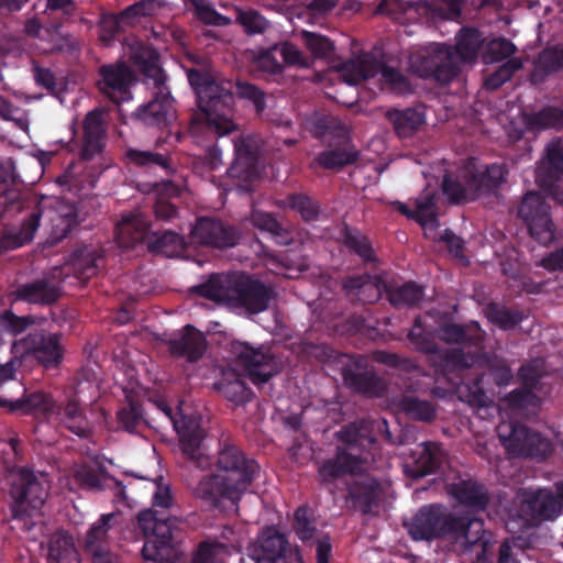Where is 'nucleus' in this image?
I'll list each match as a JSON object with an SVG mask.
<instances>
[{
    "mask_svg": "<svg viewBox=\"0 0 563 563\" xmlns=\"http://www.w3.org/2000/svg\"><path fill=\"white\" fill-rule=\"evenodd\" d=\"M257 470L238 448L228 446L220 452L214 472L199 482L196 495L212 507L235 511Z\"/></svg>",
    "mask_w": 563,
    "mask_h": 563,
    "instance_id": "nucleus-1",
    "label": "nucleus"
},
{
    "mask_svg": "<svg viewBox=\"0 0 563 563\" xmlns=\"http://www.w3.org/2000/svg\"><path fill=\"white\" fill-rule=\"evenodd\" d=\"M188 79L198 95L199 120L218 135L233 131L235 125L228 117L233 103L232 82L197 70L189 71Z\"/></svg>",
    "mask_w": 563,
    "mask_h": 563,
    "instance_id": "nucleus-2",
    "label": "nucleus"
},
{
    "mask_svg": "<svg viewBox=\"0 0 563 563\" xmlns=\"http://www.w3.org/2000/svg\"><path fill=\"white\" fill-rule=\"evenodd\" d=\"M201 296L247 313L264 311L271 291L260 282L243 276H216L200 288Z\"/></svg>",
    "mask_w": 563,
    "mask_h": 563,
    "instance_id": "nucleus-3",
    "label": "nucleus"
},
{
    "mask_svg": "<svg viewBox=\"0 0 563 563\" xmlns=\"http://www.w3.org/2000/svg\"><path fill=\"white\" fill-rule=\"evenodd\" d=\"M132 57L136 63L144 65V70L153 78L157 89L156 98L139 110V120L147 125H161L169 122L174 118L173 100L163 86L165 78L158 66L157 52L136 44V46H132Z\"/></svg>",
    "mask_w": 563,
    "mask_h": 563,
    "instance_id": "nucleus-4",
    "label": "nucleus"
},
{
    "mask_svg": "<svg viewBox=\"0 0 563 563\" xmlns=\"http://www.w3.org/2000/svg\"><path fill=\"white\" fill-rule=\"evenodd\" d=\"M505 180V170L499 165L478 166L474 162L464 166L455 180L445 178L444 194L454 202L473 200L487 194Z\"/></svg>",
    "mask_w": 563,
    "mask_h": 563,
    "instance_id": "nucleus-5",
    "label": "nucleus"
},
{
    "mask_svg": "<svg viewBox=\"0 0 563 563\" xmlns=\"http://www.w3.org/2000/svg\"><path fill=\"white\" fill-rule=\"evenodd\" d=\"M76 219L75 207L57 198L43 199L35 213L23 223L19 239L23 244L33 239L34 233L40 227L53 241H58L66 236Z\"/></svg>",
    "mask_w": 563,
    "mask_h": 563,
    "instance_id": "nucleus-6",
    "label": "nucleus"
},
{
    "mask_svg": "<svg viewBox=\"0 0 563 563\" xmlns=\"http://www.w3.org/2000/svg\"><path fill=\"white\" fill-rule=\"evenodd\" d=\"M5 482L11 486L15 518L32 516L41 509L48 494V483L43 474L36 476L29 470L15 467L8 472Z\"/></svg>",
    "mask_w": 563,
    "mask_h": 563,
    "instance_id": "nucleus-7",
    "label": "nucleus"
},
{
    "mask_svg": "<svg viewBox=\"0 0 563 563\" xmlns=\"http://www.w3.org/2000/svg\"><path fill=\"white\" fill-rule=\"evenodd\" d=\"M339 73L349 85H357L363 80L380 76L379 81L395 92L405 93L410 90L406 78L396 69L383 66L373 56L364 54L343 64Z\"/></svg>",
    "mask_w": 563,
    "mask_h": 563,
    "instance_id": "nucleus-8",
    "label": "nucleus"
},
{
    "mask_svg": "<svg viewBox=\"0 0 563 563\" xmlns=\"http://www.w3.org/2000/svg\"><path fill=\"white\" fill-rule=\"evenodd\" d=\"M497 432L501 443L511 455L543 457L551 452L549 439L525 426L504 421L497 427Z\"/></svg>",
    "mask_w": 563,
    "mask_h": 563,
    "instance_id": "nucleus-9",
    "label": "nucleus"
},
{
    "mask_svg": "<svg viewBox=\"0 0 563 563\" xmlns=\"http://www.w3.org/2000/svg\"><path fill=\"white\" fill-rule=\"evenodd\" d=\"M410 68L420 77H434L441 82L450 81L457 73V62L452 52L440 44H432L410 56Z\"/></svg>",
    "mask_w": 563,
    "mask_h": 563,
    "instance_id": "nucleus-10",
    "label": "nucleus"
},
{
    "mask_svg": "<svg viewBox=\"0 0 563 563\" xmlns=\"http://www.w3.org/2000/svg\"><path fill=\"white\" fill-rule=\"evenodd\" d=\"M518 216L525 222L530 235L541 244H549L554 239V224L549 206L538 192H528L519 208Z\"/></svg>",
    "mask_w": 563,
    "mask_h": 563,
    "instance_id": "nucleus-11",
    "label": "nucleus"
},
{
    "mask_svg": "<svg viewBox=\"0 0 563 563\" xmlns=\"http://www.w3.org/2000/svg\"><path fill=\"white\" fill-rule=\"evenodd\" d=\"M559 498L545 489L536 492L523 490L518 495V516L526 525H532L539 520L555 518L563 505V482L558 485Z\"/></svg>",
    "mask_w": 563,
    "mask_h": 563,
    "instance_id": "nucleus-12",
    "label": "nucleus"
},
{
    "mask_svg": "<svg viewBox=\"0 0 563 563\" xmlns=\"http://www.w3.org/2000/svg\"><path fill=\"white\" fill-rule=\"evenodd\" d=\"M232 350L236 356V366L242 368L254 384L266 383L278 371L273 356L262 347L255 349L244 342H234Z\"/></svg>",
    "mask_w": 563,
    "mask_h": 563,
    "instance_id": "nucleus-13",
    "label": "nucleus"
},
{
    "mask_svg": "<svg viewBox=\"0 0 563 563\" xmlns=\"http://www.w3.org/2000/svg\"><path fill=\"white\" fill-rule=\"evenodd\" d=\"M451 523L450 514L440 507L427 506L421 508L405 526L415 540H429L446 537Z\"/></svg>",
    "mask_w": 563,
    "mask_h": 563,
    "instance_id": "nucleus-14",
    "label": "nucleus"
},
{
    "mask_svg": "<svg viewBox=\"0 0 563 563\" xmlns=\"http://www.w3.org/2000/svg\"><path fill=\"white\" fill-rule=\"evenodd\" d=\"M99 90L115 103L130 99V87L135 76L125 64L107 65L100 68Z\"/></svg>",
    "mask_w": 563,
    "mask_h": 563,
    "instance_id": "nucleus-15",
    "label": "nucleus"
},
{
    "mask_svg": "<svg viewBox=\"0 0 563 563\" xmlns=\"http://www.w3.org/2000/svg\"><path fill=\"white\" fill-rule=\"evenodd\" d=\"M158 407L173 421L180 437L183 452L191 460H201L203 457V431L199 426L180 411L173 415L172 409L164 402H161Z\"/></svg>",
    "mask_w": 563,
    "mask_h": 563,
    "instance_id": "nucleus-16",
    "label": "nucleus"
},
{
    "mask_svg": "<svg viewBox=\"0 0 563 563\" xmlns=\"http://www.w3.org/2000/svg\"><path fill=\"white\" fill-rule=\"evenodd\" d=\"M451 522L446 537L450 538L457 551L465 552L477 545L485 550L487 544L483 541L485 529L482 520L456 518L451 515Z\"/></svg>",
    "mask_w": 563,
    "mask_h": 563,
    "instance_id": "nucleus-17",
    "label": "nucleus"
},
{
    "mask_svg": "<svg viewBox=\"0 0 563 563\" xmlns=\"http://www.w3.org/2000/svg\"><path fill=\"white\" fill-rule=\"evenodd\" d=\"M13 349L15 353H32L46 367L58 364L62 358L56 335L45 336L42 333H32L16 342Z\"/></svg>",
    "mask_w": 563,
    "mask_h": 563,
    "instance_id": "nucleus-18",
    "label": "nucleus"
},
{
    "mask_svg": "<svg viewBox=\"0 0 563 563\" xmlns=\"http://www.w3.org/2000/svg\"><path fill=\"white\" fill-rule=\"evenodd\" d=\"M195 242L218 247L233 246L236 243V232L221 222L203 218L191 230Z\"/></svg>",
    "mask_w": 563,
    "mask_h": 563,
    "instance_id": "nucleus-19",
    "label": "nucleus"
},
{
    "mask_svg": "<svg viewBox=\"0 0 563 563\" xmlns=\"http://www.w3.org/2000/svg\"><path fill=\"white\" fill-rule=\"evenodd\" d=\"M14 393L10 395H0V406L8 408L9 410H35L42 412L44 415H52L56 410V405L54 400L43 394V393H34L30 395L25 400H21L20 396L24 394L23 385L14 380L13 382Z\"/></svg>",
    "mask_w": 563,
    "mask_h": 563,
    "instance_id": "nucleus-20",
    "label": "nucleus"
},
{
    "mask_svg": "<svg viewBox=\"0 0 563 563\" xmlns=\"http://www.w3.org/2000/svg\"><path fill=\"white\" fill-rule=\"evenodd\" d=\"M106 119L100 110L90 111L84 121V143L81 156L90 159L99 154L104 145Z\"/></svg>",
    "mask_w": 563,
    "mask_h": 563,
    "instance_id": "nucleus-21",
    "label": "nucleus"
},
{
    "mask_svg": "<svg viewBox=\"0 0 563 563\" xmlns=\"http://www.w3.org/2000/svg\"><path fill=\"white\" fill-rule=\"evenodd\" d=\"M286 539L273 529L263 531L257 542L251 548V558L258 563L274 562L279 559H287Z\"/></svg>",
    "mask_w": 563,
    "mask_h": 563,
    "instance_id": "nucleus-22",
    "label": "nucleus"
},
{
    "mask_svg": "<svg viewBox=\"0 0 563 563\" xmlns=\"http://www.w3.org/2000/svg\"><path fill=\"white\" fill-rule=\"evenodd\" d=\"M147 223L140 212L123 216L118 224L117 240L121 247H132L142 241Z\"/></svg>",
    "mask_w": 563,
    "mask_h": 563,
    "instance_id": "nucleus-23",
    "label": "nucleus"
},
{
    "mask_svg": "<svg viewBox=\"0 0 563 563\" xmlns=\"http://www.w3.org/2000/svg\"><path fill=\"white\" fill-rule=\"evenodd\" d=\"M203 334L192 325H186L179 339L169 342L170 351L175 354L186 355L189 360L200 357L206 351Z\"/></svg>",
    "mask_w": 563,
    "mask_h": 563,
    "instance_id": "nucleus-24",
    "label": "nucleus"
},
{
    "mask_svg": "<svg viewBox=\"0 0 563 563\" xmlns=\"http://www.w3.org/2000/svg\"><path fill=\"white\" fill-rule=\"evenodd\" d=\"M416 220L422 227L424 235L431 240L441 241L444 233L441 232L434 211L433 194L426 191L417 200Z\"/></svg>",
    "mask_w": 563,
    "mask_h": 563,
    "instance_id": "nucleus-25",
    "label": "nucleus"
},
{
    "mask_svg": "<svg viewBox=\"0 0 563 563\" xmlns=\"http://www.w3.org/2000/svg\"><path fill=\"white\" fill-rule=\"evenodd\" d=\"M355 448L349 452H341L334 461L325 463L320 468V477L324 482H332L345 473H354L362 470L363 462L354 454Z\"/></svg>",
    "mask_w": 563,
    "mask_h": 563,
    "instance_id": "nucleus-26",
    "label": "nucleus"
},
{
    "mask_svg": "<svg viewBox=\"0 0 563 563\" xmlns=\"http://www.w3.org/2000/svg\"><path fill=\"white\" fill-rule=\"evenodd\" d=\"M563 68V44H556L544 48L537 62L531 75L533 82H540L549 74L555 73Z\"/></svg>",
    "mask_w": 563,
    "mask_h": 563,
    "instance_id": "nucleus-27",
    "label": "nucleus"
},
{
    "mask_svg": "<svg viewBox=\"0 0 563 563\" xmlns=\"http://www.w3.org/2000/svg\"><path fill=\"white\" fill-rule=\"evenodd\" d=\"M482 42L481 34L475 30H463L459 34L455 51L452 52L457 67L462 63L473 62L476 58Z\"/></svg>",
    "mask_w": 563,
    "mask_h": 563,
    "instance_id": "nucleus-28",
    "label": "nucleus"
},
{
    "mask_svg": "<svg viewBox=\"0 0 563 563\" xmlns=\"http://www.w3.org/2000/svg\"><path fill=\"white\" fill-rule=\"evenodd\" d=\"M344 287L349 290H358L361 300L374 302L380 297L385 285L377 276H361L349 278Z\"/></svg>",
    "mask_w": 563,
    "mask_h": 563,
    "instance_id": "nucleus-29",
    "label": "nucleus"
},
{
    "mask_svg": "<svg viewBox=\"0 0 563 563\" xmlns=\"http://www.w3.org/2000/svg\"><path fill=\"white\" fill-rule=\"evenodd\" d=\"M451 493L461 503L475 509H484L487 504V495L483 486L464 482L451 487Z\"/></svg>",
    "mask_w": 563,
    "mask_h": 563,
    "instance_id": "nucleus-30",
    "label": "nucleus"
},
{
    "mask_svg": "<svg viewBox=\"0 0 563 563\" xmlns=\"http://www.w3.org/2000/svg\"><path fill=\"white\" fill-rule=\"evenodd\" d=\"M437 449L435 444H418L415 450V455L417 456L415 465L411 467L406 465V472L412 477H421L432 472L435 466L434 453Z\"/></svg>",
    "mask_w": 563,
    "mask_h": 563,
    "instance_id": "nucleus-31",
    "label": "nucleus"
},
{
    "mask_svg": "<svg viewBox=\"0 0 563 563\" xmlns=\"http://www.w3.org/2000/svg\"><path fill=\"white\" fill-rule=\"evenodd\" d=\"M46 559L51 561L73 560V538L64 531L55 532L48 540L46 547Z\"/></svg>",
    "mask_w": 563,
    "mask_h": 563,
    "instance_id": "nucleus-32",
    "label": "nucleus"
},
{
    "mask_svg": "<svg viewBox=\"0 0 563 563\" xmlns=\"http://www.w3.org/2000/svg\"><path fill=\"white\" fill-rule=\"evenodd\" d=\"M387 115L400 136L410 135L424 121L422 113L412 109L389 111Z\"/></svg>",
    "mask_w": 563,
    "mask_h": 563,
    "instance_id": "nucleus-33",
    "label": "nucleus"
},
{
    "mask_svg": "<svg viewBox=\"0 0 563 563\" xmlns=\"http://www.w3.org/2000/svg\"><path fill=\"white\" fill-rule=\"evenodd\" d=\"M113 520V514L102 515L101 518L89 529L86 536V547L95 558L102 555L103 550L100 544L106 539Z\"/></svg>",
    "mask_w": 563,
    "mask_h": 563,
    "instance_id": "nucleus-34",
    "label": "nucleus"
},
{
    "mask_svg": "<svg viewBox=\"0 0 563 563\" xmlns=\"http://www.w3.org/2000/svg\"><path fill=\"white\" fill-rule=\"evenodd\" d=\"M173 553V547L166 540L156 537H148L142 549L144 560L157 563H168L174 559ZM175 560L180 558L175 556Z\"/></svg>",
    "mask_w": 563,
    "mask_h": 563,
    "instance_id": "nucleus-35",
    "label": "nucleus"
},
{
    "mask_svg": "<svg viewBox=\"0 0 563 563\" xmlns=\"http://www.w3.org/2000/svg\"><path fill=\"white\" fill-rule=\"evenodd\" d=\"M46 40H43L46 52H69L77 47V42L69 34L59 31L58 24H52L44 30Z\"/></svg>",
    "mask_w": 563,
    "mask_h": 563,
    "instance_id": "nucleus-36",
    "label": "nucleus"
},
{
    "mask_svg": "<svg viewBox=\"0 0 563 563\" xmlns=\"http://www.w3.org/2000/svg\"><path fill=\"white\" fill-rule=\"evenodd\" d=\"M161 8V2L156 0H141L121 13V21L131 26L139 23L142 18L154 15Z\"/></svg>",
    "mask_w": 563,
    "mask_h": 563,
    "instance_id": "nucleus-37",
    "label": "nucleus"
},
{
    "mask_svg": "<svg viewBox=\"0 0 563 563\" xmlns=\"http://www.w3.org/2000/svg\"><path fill=\"white\" fill-rule=\"evenodd\" d=\"M60 420L70 431L78 435H87L90 431L89 423L75 400L67 402Z\"/></svg>",
    "mask_w": 563,
    "mask_h": 563,
    "instance_id": "nucleus-38",
    "label": "nucleus"
},
{
    "mask_svg": "<svg viewBox=\"0 0 563 563\" xmlns=\"http://www.w3.org/2000/svg\"><path fill=\"white\" fill-rule=\"evenodd\" d=\"M301 37L305 46L310 52L312 59L327 58L334 49L333 43L320 34L302 31Z\"/></svg>",
    "mask_w": 563,
    "mask_h": 563,
    "instance_id": "nucleus-39",
    "label": "nucleus"
},
{
    "mask_svg": "<svg viewBox=\"0 0 563 563\" xmlns=\"http://www.w3.org/2000/svg\"><path fill=\"white\" fill-rule=\"evenodd\" d=\"M221 388L223 394L234 402H244L251 396V393L246 388L244 382L232 371L224 373Z\"/></svg>",
    "mask_w": 563,
    "mask_h": 563,
    "instance_id": "nucleus-40",
    "label": "nucleus"
},
{
    "mask_svg": "<svg viewBox=\"0 0 563 563\" xmlns=\"http://www.w3.org/2000/svg\"><path fill=\"white\" fill-rule=\"evenodd\" d=\"M373 429V422L363 421L346 427L345 430L341 432V434L342 438L350 444H360L365 446L366 444L374 442V438L372 437Z\"/></svg>",
    "mask_w": 563,
    "mask_h": 563,
    "instance_id": "nucleus-41",
    "label": "nucleus"
},
{
    "mask_svg": "<svg viewBox=\"0 0 563 563\" xmlns=\"http://www.w3.org/2000/svg\"><path fill=\"white\" fill-rule=\"evenodd\" d=\"M422 289L411 283L395 288L389 292V301L394 306H412L422 299Z\"/></svg>",
    "mask_w": 563,
    "mask_h": 563,
    "instance_id": "nucleus-42",
    "label": "nucleus"
},
{
    "mask_svg": "<svg viewBox=\"0 0 563 563\" xmlns=\"http://www.w3.org/2000/svg\"><path fill=\"white\" fill-rule=\"evenodd\" d=\"M311 129L317 136H325L328 134L344 139L347 129L341 122L332 117L319 115L311 122Z\"/></svg>",
    "mask_w": 563,
    "mask_h": 563,
    "instance_id": "nucleus-43",
    "label": "nucleus"
},
{
    "mask_svg": "<svg viewBox=\"0 0 563 563\" xmlns=\"http://www.w3.org/2000/svg\"><path fill=\"white\" fill-rule=\"evenodd\" d=\"M19 297L30 302H51L55 299V292L46 283L36 282L22 287Z\"/></svg>",
    "mask_w": 563,
    "mask_h": 563,
    "instance_id": "nucleus-44",
    "label": "nucleus"
},
{
    "mask_svg": "<svg viewBox=\"0 0 563 563\" xmlns=\"http://www.w3.org/2000/svg\"><path fill=\"white\" fill-rule=\"evenodd\" d=\"M515 45L505 38H496L488 43L483 58L486 63L499 62L515 53Z\"/></svg>",
    "mask_w": 563,
    "mask_h": 563,
    "instance_id": "nucleus-45",
    "label": "nucleus"
},
{
    "mask_svg": "<svg viewBox=\"0 0 563 563\" xmlns=\"http://www.w3.org/2000/svg\"><path fill=\"white\" fill-rule=\"evenodd\" d=\"M228 549L217 542H202L197 549L194 563H208L227 560Z\"/></svg>",
    "mask_w": 563,
    "mask_h": 563,
    "instance_id": "nucleus-46",
    "label": "nucleus"
},
{
    "mask_svg": "<svg viewBox=\"0 0 563 563\" xmlns=\"http://www.w3.org/2000/svg\"><path fill=\"white\" fill-rule=\"evenodd\" d=\"M355 159V153L345 148L324 151L318 156V163L324 168H335L350 164Z\"/></svg>",
    "mask_w": 563,
    "mask_h": 563,
    "instance_id": "nucleus-47",
    "label": "nucleus"
},
{
    "mask_svg": "<svg viewBox=\"0 0 563 563\" xmlns=\"http://www.w3.org/2000/svg\"><path fill=\"white\" fill-rule=\"evenodd\" d=\"M543 169L555 175L563 172V145L560 142L549 144L545 159L539 168V176Z\"/></svg>",
    "mask_w": 563,
    "mask_h": 563,
    "instance_id": "nucleus-48",
    "label": "nucleus"
},
{
    "mask_svg": "<svg viewBox=\"0 0 563 563\" xmlns=\"http://www.w3.org/2000/svg\"><path fill=\"white\" fill-rule=\"evenodd\" d=\"M128 158L140 166H161L167 167V157L163 154L153 153L150 151L129 150L126 152Z\"/></svg>",
    "mask_w": 563,
    "mask_h": 563,
    "instance_id": "nucleus-49",
    "label": "nucleus"
},
{
    "mask_svg": "<svg viewBox=\"0 0 563 563\" xmlns=\"http://www.w3.org/2000/svg\"><path fill=\"white\" fill-rule=\"evenodd\" d=\"M350 494L357 501L369 506L378 496V485L369 479L362 481L351 487Z\"/></svg>",
    "mask_w": 563,
    "mask_h": 563,
    "instance_id": "nucleus-50",
    "label": "nucleus"
},
{
    "mask_svg": "<svg viewBox=\"0 0 563 563\" xmlns=\"http://www.w3.org/2000/svg\"><path fill=\"white\" fill-rule=\"evenodd\" d=\"M279 52L284 62L289 66L309 68L312 65V58L303 55V53L294 44H283Z\"/></svg>",
    "mask_w": 563,
    "mask_h": 563,
    "instance_id": "nucleus-51",
    "label": "nucleus"
},
{
    "mask_svg": "<svg viewBox=\"0 0 563 563\" xmlns=\"http://www.w3.org/2000/svg\"><path fill=\"white\" fill-rule=\"evenodd\" d=\"M100 40L108 44L115 34L124 30V27L128 26V24H123L121 21V14L114 15V14H104L100 20Z\"/></svg>",
    "mask_w": 563,
    "mask_h": 563,
    "instance_id": "nucleus-52",
    "label": "nucleus"
},
{
    "mask_svg": "<svg viewBox=\"0 0 563 563\" xmlns=\"http://www.w3.org/2000/svg\"><path fill=\"white\" fill-rule=\"evenodd\" d=\"M404 409L413 419L427 421L434 417V409L429 402L415 398H407L404 401Z\"/></svg>",
    "mask_w": 563,
    "mask_h": 563,
    "instance_id": "nucleus-53",
    "label": "nucleus"
},
{
    "mask_svg": "<svg viewBox=\"0 0 563 563\" xmlns=\"http://www.w3.org/2000/svg\"><path fill=\"white\" fill-rule=\"evenodd\" d=\"M522 67L519 58H511L505 63L493 76L486 79V86L495 89L508 80L510 76Z\"/></svg>",
    "mask_w": 563,
    "mask_h": 563,
    "instance_id": "nucleus-54",
    "label": "nucleus"
},
{
    "mask_svg": "<svg viewBox=\"0 0 563 563\" xmlns=\"http://www.w3.org/2000/svg\"><path fill=\"white\" fill-rule=\"evenodd\" d=\"M73 266L81 278H89L96 273V257L92 252L80 251L75 256Z\"/></svg>",
    "mask_w": 563,
    "mask_h": 563,
    "instance_id": "nucleus-55",
    "label": "nucleus"
},
{
    "mask_svg": "<svg viewBox=\"0 0 563 563\" xmlns=\"http://www.w3.org/2000/svg\"><path fill=\"white\" fill-rule=\"evenodd\" d=\"M137 520L140 528L146 537H157L165 528V523L157 520L152 510L140 512Z\"/></svg>",
    "mask_w": 563,
    "mask_h": 563,
    "instance_id": "nucleus-56",
    "label": "nucleus"
},
{
    "mask_svg": "<svg viewBox=\"0 0 563 563\" xmlns=\"http://www.w3.org/2000/svg\"><path fill=\"white\" fill-rule=\"evenodd\" d=\"M489 318L504 329H509L518 324L523 316L518 311H510L507 309L492 308Z\"/></svg>",
    "mask_w": 563,
    "mask_h": 563,
    "instance_id": "nucleus-57",
    "label": "nucleus"
},
{
    "mask_svg": "<svg viewBox=\"0 0 563 563\" xmlns=\"http://www.w3.org/2000/svg\"><path fill=\"white\" fill-rule=\"evenodd\" d=\"M239 20L249 33H261L267 27V21L255 11H239Z\"/></svg>",
    "mask_w": 563,
    "mask_h": 563,
    "instance_id": "nucleus-58",
    "label": "nucleus"
},
{
    "mask_svg": "<svg viewBox=\"0 0 563 563\" xmlns=\"http://www.w3.org/2000/svg\"><path fill=\"white\" fill-rule=\"evenodd\" d=\"M77 482L88 489H98L106 484L107 478L88 467H80L76 471Z\"/></svg>",
    "mask_w": 563,
    "mask_h": 563,
    "instance_id": "nucleus-59",
    "label": "nucleus"
},
{
    "mask_svg": "<svg viewBox=\"0 0 563 563\" xmlns=\"http://www.w3.org/2000/svg\"><path fill=\"white\" fill-rule=\"evenodd\" d=\"M196 14L208 24L227 25L230 23L227 16L217 13L208 3L201 0L196 2Z\"/></svg>",
    "mask_w": 563,
    "mask_h": 563,
    "instance_id": "nucleus-60",
    "label": "nucleus"
},
{
    "mask_svg": "<svg viewBox=\"0 0 563 563\" xmlns=\"http://www.w3.org/2000/svg\"><path fill=\"white\" fill-rule=\"evenodd\" d=\"M236 93L241 98L252 101L257 112H261L264 109V95L255 86L245 82L238 84Z\"/></svg>",
    "mask_w": 563,
    "mask_h": 563,
    "instance_id": "nucleus-61",
    "label": "nucleus"
},
{
    "mask_svg": "<svg viewBox=\"0 0 563 563\" xmlns=\"http://www.w3.org/2000/svg\"><path fill=\"white\" fill-rule=\"evenodd\" d=\"M295 531L301 540H309L313 537L314 527L308 520L307 509L299 508L295 512Z\"/></svg>",
    "mask_w": 563,
    "mask_h": 563,
    "instance_id": "nucleus-62",
    "label": "nucleus"
},
{
    "mask_svg": "<svg viewBox=\"0 0 563 563\" xmlns=\"http://www.w3.org/2000/svg\"><path fill=\"white\" fill-rule=\"evenodd\" d=\"M289 205L292 209L300 212V214L306 220L314 218L318 211L316 205L310 199L303 196L291 197L289 199Z\"/></svg>",
    "mask_w": 563,
    "mask_h": 563,
    "instance_id": "nucleus-63",
    "label": "nucleus"
},
{
    "mask_svg": "<svg viewBox=\"0 0 563 563\" xmlns=\"http://www.w3.org/2000/svg\"><path fill=\"white\" fill-rule=\"evenodd\" d=\"M523 549L519 541H506L499 548V563H508L510 560L520 561Z\"/></svg>",
    "mask_w": 563,
    "mask_h": 563,
    "instance_id": "nucleus-64",
    "label": "nucleus"
}]
</instances>
